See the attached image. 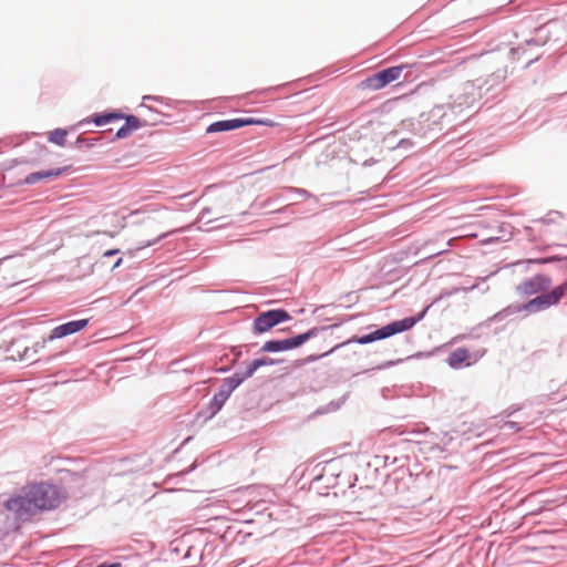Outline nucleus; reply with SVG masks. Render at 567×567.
Segmentation results:
<instances>
[{"label": "nucleus", "instance_id": "nucleus-12", "mask_svg": "<svg viewBox=\"0 0 567 567\" xmlns=\"http://www.w3.org/2000/svg\"><path fill=\"white\" fill-rule=\"evenodd\" d=\"M141 125L142 123L138 117L130 115L126 117L125 124L117 130L116 137L125 138L131 135L133 131L140 128Z\"/></svg>", "mask_w": 567, "mask_h": 567}, {"label": "nucleus", "instance_id": "nucleus-9", "mask_svg": "<svg viewBox=\"0 0 567 567\" xmlns=\"http://www.w3.org/2000/svg\"><path fill=\"white\" fill-rule=\"evenodd\" d=\"M87 323H89V319H80V320H74V321H70V322L60 324L51 331L49 339L50 340L60 339V338L66 337L69 334H73V333L84 329L87 326Z\"/></svg>", "mask_w": 567, "mask_h": 567}, {"label": "nucleus", "instance_id": "nucleus-8", "mask_svg": "<svg viewBox=\"0 0 567 567\" xmlns=\"http://www.w3.org/2000/svg\"><path fill=\"white\" fill-rule=\"evenodd\" d=\"M551 279L548 276L538 274L530 278L524 279L517 287L516 291L520 296H532L537 293H546L550 287Z\"/></svg>", "mask_w": 567, "mask_h": 567}, {"label": "nucleus", "instance_id": "nucleus-16", "mask_svg": "<svg viewBox=\"0 0 567 567\" xmlns=\"http://www.w3.org/2000/svg\"><path fill=\"white\" fill-rule=\"evenodd\" d=\"M120 118H121V115L117 113H106V114L96 115L94 118V123L97 126H102L107 123H111L112 121L120 120Z\"/></svg>", "mask_w": 567, "mask_h": 567}, {"label": "nucleus", "instance_id": "nucleus-14", "mask_svg": "<svg viewBox=\"0 0 567 567\" xmlns=\"http://www.w3.org/2000/svg\"><path fill=\"white\" fill-rule=\"evenodd\" d=\"M286 350H289L287 339L267 341L262 346V351H266V352H279V351H286Z\"/></svg>", "mask_w": 567, "mask_h": 567}, {"label": "nucleus", "instance_id": "nucleus-2", "mask_svg": "<svg viewBox=\"0 0 567 567\" xmlns=\"http://www.w3.org/2000/svg\"><path fill=\"white\" fill-rule=\"evenodd\" d=\"M425 315V310L419 313L415 317H408L402 320L393 321L369 334L362 336V337H352L351 339L343 341L341 343H338L330 348L328 351L321 353V354H309L306 358L298 360L296 362L297 365H301L305 363L317 361L323 357L329 355L330 353L334 352L339 348L348 344V343H359V344H367L377 340L389 338L393 334L401 333L404 331H408L412 329Z\"/></svg>", "mask_w": 567, "mask_h": 567}, {"label": "nucleus", "instance_id": "nucleus-15", "mask_svg": "<svg viewBox=\"0 0 567 567\" xmlns=\"http://www.w3.org/2000/svg\"><path fill=\"white\" fill-rule=\"evenodd\" d=\"M66 136H68L66 130L55 128L54 131L50 132L49 141L59 146H63L66 142Z\"/></svg>", "mask_w": 567, "mask_h": 567}, {"label": "nucleus", "instance_id": "nucleus-17", "mask_svg": "<svg viewBox=\"0 0 567 567\" xmlns=\"http://www.w3.org/2000/svg\"><path fill=\"white\" fill-rule=\"evenodd\" d=\"M164 236H165V235H162V236H159L157 239H154V240L147 241V243H145V244H142V245L138 247V249L154 245L158 239H161V238H162V237H164Z\"/></svg>", "mask_w": 567, "mask_h": 567}, {"label": "nucleus", "instance_id": "nucleus-6", "mask_svg": "<svg viewBox=\"0 0 567 567\" xmlns=\"http://www.w3.org/2000/svg\"><path fill=\"white\" fill-rule=\"evenodd\" d=\"M247 125H265V126H276L277 123H275L272 120L265 118V120H258V118H231V120H223L217 121L213 124H210L207 127V133H218V132H225V131H233L243 126Z\"/></svg>", "mask_w": 567, "mask_h": 567}, {"label": "nucleus", "instance_id": "nucleus-7", "mask_svg": "<svg viewBox=\"0 0 567 567\" xmlns=\"http://www.w3.org/2000/svg\"><path fill=\"white\" fill-rule=\"evenodd\" d=\"M290 315L284 309L269 310L260 313L254 321L257 333H264L280 322L288 321Z\"/></svg>", "mask_w": 567, "mask_h": 567}, {"label": "nucleus", "instance_id": "nucleus-10", "mask_svg": "<svg viewBox=\"0 0 567 567\" xmlns=\"http://www.w3.org/2000/svg\"><path fill=\"white\" fill-rule=\"evenodd\" d=\"M324 327H315L306 331L305 333L287 339L289 350L298 348L307 342L309 339L317 337L320 331L324 330Z\"/></svg>", "mask_w": 567, "mask_h": 567}, {"label": "nucleus", "instance_id": "nucleus-4", "mask_svg": "<svg viewBox=\"0 0 567 567\" xmlns=\"http://www.w3.org/2000/svg\"><path fill=\"white\" fill-rule=\"evenodd\" d=\"M403 69V65H396L379 71L361 81L358 87L362 91L381 90L388 84L399 80L402 75Z\"/></svg>", "mask_w": 567, "mask_h": 567}, {"label": "nucleus", "instance_id": "nucleus-5", "mask_svg": "<svg viewBox=\"0 0 567 567\" xmlns=\"http://www.w3.org/2000/svg\"><path fill=\"white\" fill-rule=\"evenodd\" d=\"M274 361L269 358H260L251 361L247 368V371L244 373L241 378L235 379L231 378L229 380V385L227 389H221L218 393H216L213 398V403L216 405L217 410H219L223 404L227 401L230 395V392L241 383L244 379L250 378L260 367L272 364Z\"/></svg>", "mask_w": 567, "mask_h": 567}, {"label": "nucleus", "instance_id": "nucleus-11", "mask_svg": "<svg viewBox=\"0 0 567 567\" xmlns=\"http://www.w3.org/2000/svg\"><path fill=\"white\" fill-rule=\"evenodd\" d=\"M65 171H66V168H56V169H49V171H42V172L31 173V174H29V175L24 178V183H25V184H29V185H32V184L38 183V182H39V181H41V179H44V178L59 177V176H61Z\"/></svg>", "mask_w": 567, "mask_h": 567}, {"label": "nucleus", "instance_id": "nucleus-18", "mask_svg": "<svg viewBox=\"0 0 567 567\" xmlns=\"http://www.w3.org/2000/svg\"><path fill=\"white\" fill-rule=\"evenodd\" d=\"M118 251H120L118 249L107 250V251L104 252V257L116 255V254H118Z\"/></svg>", "mask_w": 567, "mask_h": 567}, {"label": "nucleus", "instance_id": "nucleus-13", "mask_svg": "<svg viewBox=\"0 0 567 567\" xmlns=\"http://www.w3.org/2000/svg\"><path fill=\"white\" fill-rule=\"evenodd\" d=\"M468 358L470 353L467 349L457 348L450 354L447 362L452 368L456 369L460 368Z\"/></svg>", "mask_w": 567, "mask_h": 567}, {"label": "nucleus", "instance_id": "nucleus-1", "mask_svg": "<svg viewBox=\"0 0 567 567\" xmlns=\"http://www.w3.org/2000/svg\"><path fill=\"white\" fill-rule=\"evenodd\" d=\"M64 498L58 486L42 482L25 486L21 495L8 499L4 506L18 519L25 520L40 511L56 508Z\"/></svg>", "mask_w": 567, "mask_h": 567}, {"label": "nucleus", "instance_id": "nucleus-19", "mask_svg": "<svg viewBox=\"0 0 567 567\" xmlns=\"http://www.w3.org/2000/svg\"><path fill=\"white\" fill-rule=\"evenodd\" d=\"M122 264V258H118L115 265L113 266V269L118 267Z\"/></svg>", "mask_w": 567, "mask_h": 567}, {"label": "nucleus", "instance_id": "nucleus-3", "mask_svg": "<svg viewBox=\"0 0 567 567\" xmlns=\"http://www.w3.org/2000/svg\"><path fill=\"white\" fill-rule=\"evenodd\" d=\"M564 297H567V280L555 287L551 291L542 293L529 300L522 307V310L535 313L558 305Z\"/></svg>", "mask_w": 567, "mask_h": 567}]
</instances>
